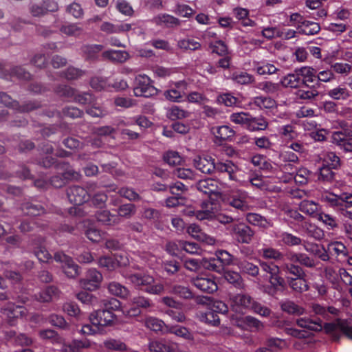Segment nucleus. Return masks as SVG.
Segmentation results:
<instances>
[{
  "label": "nucleus",
  "mask_w": 352,
  "mask_h": 352,
  "mask_svg": "<svg viewBox=\"0 0 352 352\" xmlns=\"http://www.w3.org/2000/svg\"><path fill=\"white\" fill-rule=\"evenodd\" d=\"M299 208L301 212L310 216H316L317 217V214L319 213L318 212V206L313 201H302L299 204Z\"/></svg>",
  "instance_id": "nucleus-35"
},
{
  "label": "nucleus",
  "mask_w": 352,
  "mask_h": 352,
  "mask_svg": "<svg viewBox=\"0 0 352 352\" xmlns=\"http://www.w3.org/2000/svg\"><path fill=\"white\" fill-rule=\"evenodd\" d=\"M231 78L234 82L241 85L249 84L254 80L253 76L245 72H236L233 73Z\"/></svg>",
  "instance_id": "nucleus-50"
},
{
  "label": "nucleus",
  "mask_w": 352,
  "mask_h": 352,
  "mask_svg": "<svg viewBox=\"0 0 352 352\" xmlns=\"http://www.w3.org/2000/svg\"><path fill=\"white\" fill-rule=\"evenodd\" d=\"M166 115L168 118L175 120L188 117L189 113L177 106H173L167 110Z\"/></svg>",
  "instance_id": "nucleus-46"
},
{
  "label": "nucleus",
  "mask_w": 352,
  "mask_h": 352,
  "mask_svg": "<svg viewBox=\"0 0 352 352\" xmlns=\"http://www.w3.org/2000/svg\"><path fill=\"white\" fill-rule=\"evenodd\" d=\"M230 120L245 127L250 131L265 130L268 123L263 117L255 118L247 112H234L230 114Z\"/></svg>",
  "instance_id": "nucleus-4"
},
{
  "label": "nucleus",
  "mask_w": 352,
  "mask_h": 352,
  "mask_svg": "<svg viewBox=\"0 0 352 352\" xmlns=\"http://www.w3.org/2000/svg\"><path fill=\"white\" fill-rule=\"evenodd\" d=\"M137 124L140 127L147 128L151 126V122L144 116H140L135 119H129L126 120H121L118 124V127L121 126H130Z\"/></svg>",
  "instance_id": "nucleus-47"
},
{
  "label": "nucleus",
  "mask_w": 352,
  "mask_h": 352,
  "mask_svg": "<svg viewBox=\"0 0 352 352\" xmlns=\"http://www.w3.org/2000/svg\"><path fill=\"white\" fill-rule=\"evenodd\" d=\"M77 298L84 304L96 306L98 302L97 298L87 292H79L76 295Z\"/></svg>",
  "instance_id": "nucleus-64"
},
{
  "label": "nucleus",
  "mask_w": 352,
  "mask_h": 352,
  "mask_svg": "<svg viewBox=\"0 0 352 352\" xmlns=\"http://www.w3.org/2000/svg\"><path fill=\"white\" fill-rule=\"evenodd\" d=\"M187 232L193 238L208 245H213L215 242V239L213 237L203 232L199 226L196 224L190 225L187 228Z\"/></svg>",
  "instance_id": "nucleus-21"
},
{
  "label": "nucleus",
  "mask_w": 352,
  "mask_h": 352,
  "mask_svg": "<svg viewBox=\"0 0 352 352\" xmlns=\"http://www.w3.org/2000/svg\"><path fill=\"white\" fill-rule=\"evenodd\" d=\"M333 168L329 166L322 164L319 168L318 179L325 182H331L334 178V172L332 170Z\"/></svg>",
  "instance_id": "nucleus-60"
},
{
  "label": "nucleus",
  "mask_w": 352,
  "mask_h": 352,
  "mask_svg": "<svg viewBox=\"0 0 352 352\" xmlns=\"http://www.w3.org/2000/svg\"><path fill=\"white\" fill-rule=\"evenodd\" d=\"M250 197L247 192L241 190L232 191L226 198V201L228 204L234 208L245 211L249 210L248 199Z\"/></svg>",
  "instance_id": "nucleus-10"
},
{
  "label": "nucleus",
  "mask_w": 352,
  "mask_h": 352,
  "mask_svg": "<svg viewBox=\"0 0 352 352\" xmlns=\"http://www.w3.org/2000/svg\"><path fill=\"white\" fill-rule=\"evenodd\" d=\"M97 220L106 225H112L118 223V217L112 215L108 210H100L96 213Z\"/></svg>",
  "instance_id": "nucleus-45"
},
{
  "label": "nucleus",
  "mask_w": 352,
  "mask_h": 352,
  "mask_svg": "<svg viewBox=\"0 0 352 352\" xmlns=\"http://www.w3.org/2000/svg\"><path fill=\"white\" fill-rule=\"evenodd\" d=\"M34 254L41 262H47L52 258L50 254L43 245V241L38 240L34 244Z\"/></svg>",
  "instance_id": "nucleus-34"
},
{
  "label": "nucleus",
  "mask_w": 352,
  "mask_h": 352,
  "mask_svg": "<svg viewBox=\"0 0 352 352\" xmlns=\"http://www.w3.org/2000/svg\"><path fill=\"white\" fill-rule=\"evenodd\" d=\"M298 72L302 80V85L309 86L311 83L317 82V71L309 66L302 67L298 69Z\"/></svg>",
  "instance_id": "nucleus-23"
},
{
  "label": "nucleus",
  "mask_w": 352,
  "mask_h": 352,
  "mask_svg": "<svg viewBox=\"0 0 352 352\" xmlns=\"http://www.w3.org/2000/svg\"><path fill=\"white\" fill-rule=\"evenodd\" d=\"M211 132L217 139L220 140H231L235 135V131L228 125L214 126Z\"/></svg>",
  "instance_id": "nucleus-25"
},
{
  "label": "nucleus",
  "mask_w": 352,
  "mask_h": 352,
  "mask_svg": "<svg viewBox=\"0 0 352 352\" xmlns=\"http://www.w3.org/2000/svg\"><path fill=\"white\" fill-rule=\"evenodd\" d=\"M320 26L318 23L313 21H305L300 26L299 32L306 35H314L319 32Z\"/></svg>",
  "instance_id": "nucleus-44"
},
{
  "label": "nucleus",
  "mask_w": 352,
  "mask_h": 352,
  "mask_svg": "<svg viewBox=\"0 0 352 352\" xmlns=\"http://www.w3.org/2000/svg\"><path fill=\"white\" fill-rule=\"evenodd\" d=\"M254 70L259 75L272 74L277 71V68L271 63L265 61L254 62Z\"/></svg>",
  "instance_id": "nucleus-32"
},
{
  "label": "nucleus",
  "mask_w": 352,
  "mask_h": 352,
  "mask_svg": "<svg viewBox=\"0 0 352 352\" xmlns=\"http://www.w3.org/2000/svg\"><path fill=\"white\" fill-rule=\"evenodd\" d=\"M102 305L104 306L103 310H107L112 312V311H116L118 312H121L123 314H125L126 311L120 309V302L116 298H110L108 300H103Z\"/></svg>",
  "instance_id": "nucleus-58"
},
{
  "label": "nucleus",
  "mask_w": 352,
  "mask_h": 352,
  "mask_svg": "<svg viewBox=\"0 0 352 352\" xmlns=\"http://www.w3.org/2000/svg\"><path fill=\"white\" fill-rule=\"evenodd\" d=\"M177 246V248H181L182 250H184L185 252L194 254H199L200 252V248L199 245L194 242H186V241H174V242H169L166 245V250L170 254H175L176 252L174 251H172L170 250V248L173 246Z\"/></svg>",
  "instance_id": "nucleus-19"
},
{
  "label": "nucleus",
  "mask_w": 352,
  "mask_h": 352,
  "mask_svg": "<svg viewBox=\"0 0 352 352\" xmlns=\"http://www.w3.org/2000/svg\"><path fill=\"white\" fill-rule=\"evenodd\" d=\"M310 331H292V336L296 337L298 340L294 342V346L296 349L303 348V346H298V344H306L309 343L312 340V338L311 337Z\"/></svg>",
  "instance_id": "nucleus-41"
},
{
  "label": "nucleus",
  "mask_w": 352,
  "mask_h": 352,
  "mask_svg": "<svg viewBox=\"0 0 352 352\" xmlns=\"http://www.w3.org/2000/svg\"><path fill=\"white\" fill-rule=\"evenodd\" d=\"M173 174L174 176L182 179H195L196 175L192 169L180 167L175 168Z\"/></svg>",
  "instance_id": "nucleus-53"
},
{
  "label": "nucleus",
  "mask_w": 352,
  "mask_h": 352,
  "mask_svg": "<svg viewBox=\"0 0 352 352\" xmlns=\"http://www.w3.org/2000/svg\"><path fill=\"white\" fill-rule=\"evenodd\" d=\"M195 167L203 173L210 174L214 170L227 173L230 180H236L237 167L231 162L214 164V160L208 156H197L193 160Z\"/></svg>",
  "instance_id": "nucleus-1"
},
{
  "label": "nucleus",
  "mask_w": 352,
  "mask_h": 352,
  "mask_svg": "<svg viewBox=\"0 0 352 352\" xmlns=\"http://www.w3.org/2000/svg\"><path fill=\"white\" fill-rule=\"evenodd\" d=\"M280 84L285 87L297 88L302 85V80L296 69L294 72L288 74L280 80Z\"/></svg>",
  "instance_id": "nucleus-26"
},
{
  "label": "nucleus",
  "mask_w": 352,
  "mask_h": 352,
  "mask_svg": "<svg viewBox=\"0 0 352 352\" xmlns=\"http://www.w3.org/2000/svg\"><path fill=\"white\" fill-rule=\"evenodd\" d=\"M324 333L327 336L336 342L342 340L352 341V331H324Z\"/></svg>",
  "instance_id": "nucleus-51"
},
{
  "label": "nucleus",
  "mask_w": 352,
  "mask_h": 352,
  "mask_svg": "<svg viewBox=\"0 0 352 352\" xmlns=\"http://www.w3.org/2000/svg\"><path fill=\"white\" fill-rule=\"evenodd\" d=\"M198 318L200 321L214 327L217 326L219 323V316L210 309L206 312H200L198 314Z\"/></svg>",
  "instance_id": "nucleus-38"
},
{
  "label": "nucleus",
  "mask_w": 352,
  "mask_h": 352,
  "mask_svg": "<svg viewBox=\"0 0 352 352\" xmlns=\"http://www.w3.org/2000/svg\"><path fill=\"white\" fill-rule=\"evenodd\" d=\"M316 218L318 221H321L328 230H335L338 228V219L333 215L324 212H319Z\"/></svg>",
  "instance_id": "nucleus-30"
},
{
  "label": "nucleus",
  "mask_w": 352,
  "mask_h": 352,
  "mask_svg": "<svg viewBox=\"0 0 352 352\" xmlns=\"http://www.w3.org/2000/svg\"><path fill=\"white\" fill-rule=\"evenodd\" d=\"M322 164L331 168H338L340 166V160L333 152H323L319 156Z\"/></svg>",
  "instance_id": "nucleus-28"
},
{
  "label": "nucleus",
  "mask_w": 352,
  "mask_h": 352,
  "mask_svg": "<svg viewBox=\"0 0 352 352\" xmlns=\"http://www.w3.org/2000/svg\"><path fill=\"white\" fill-rule=\"evenodd\" d=\"M246 221L254 226H258L263 229H267L272 226V222L270 220L256 213L247 214Z\"/></svg>",
  "instance_id": "nucleus-27"
},
{
  "label": "nucleus",
  "mask_w": 352,
  "mask_h": 352,
  "mask_svg": "<svg viewBox=\"0 0 352 352\" xmlns=\"http://www.w3.org/2000/svg\"><path fill=\"white\" fill-rule=\"evenodd\" d=\"M288 281L290 287L296 292H303L309 289L307 281L305 280L302 275L294 278H291Z\"/></svg>",
  "instance_id": "nucleus-37"
},
{
  "label": "nucleus",
  "mask_w": 352,
  "mask_h": 352,
  "mask_svg": "<svg viewBox=\"0 0 352 352\" xmlns=\"http://www.w3.org/2000/svg\"><path fill=\"white\" fill-rule=\"evenodd\" d=\"M177 46L184 51H193L199 49L201 44L194 38H185L178 41Z\"/></svg>",
  "instance_id": "nucleus-40"
},
{
  "label": "nucleus",
  "mask_w": 352,
  "mask_h": 352,
  "mask_svg": "<svg viewBox=\"0 0 352 352\" xmlns=\"http://www.w3.org/2000/svg\"><path fill=\"white\" fill-rule=\"evenodd\" d=\"M217 100L227 107L237 106L241 102L238 98L228 93L219 96Z\"/></svg>",
  "instance_id": "nucleus-54"
},
{
  "label": "nucleus",
  "mask_w": 352,
  "mask_h": 352,
  "mask_svg": "<svg viewBox=\"0 0 352 352\" xmlns=\"http://www.w3.org/2000/svg\"><path fill=\"white\" fill-rule=\"evenodd\" d=\"M193 285L201 291L212 293L217 290L218 287L211 276H200L192 279Z\"/></svg>",
  "instance_id": "nucleus-17"
},
{
  "label": "nucleus",
  "mask_w": 352,
  "mask_h": 352,
  "mask_svg": "<svg viewBox=\"0 0 352 352\" xmlns=\"http://www.w3.org/2000/svg\"><path fill=\"white\" fill-rule=\"evenodd\" d=\"M327 94L335 100H346L351 96V91L344 86H337L329 89Z\"/></svg>",
  "instance_id": "nucleus-29"
},
{
  "label": "nucleus",
  "mask_w": 352,
  "mask_h": 352,
  "mask_svg": "<svg viewBox=\"0 0 352 352\" xmlns=\"http://www.w3.org/2000/svg\"><path fill=\"white\" fill-rule=\"evenodd\" d=\"M102 280V274L95 269L89 270L86 278L80 280V283L82 288L89 291L97 289Z\"/></svg>",
  "instance_id": "nucleus-14"
},
{
  "label": "nucleus",
  "mask_w": 352,
  "mask_h": 352,
  "mask_svg": "<svg viewBox=\"0 0 352 352\" xmlns=\"http://www.w3.org/2000/svg\"><path fill=\"white\" fill-rule=\"evenodd\" d=\"M103 47L100 45H91L83 46L82 50L86 58H93L95 55L102 50Z\"/></svg>",
  "instance_id": "nucleus-62"
},
{
  "label": "nucleus",
  "mask_w": 352,
  "mask_h": 352,
  "mask_svg": "<svg viewBox=\"0 0 352 352\" xmlns=\"http://www.w3.org/2000/svg\"><path fill=\"white\" fill-rule=\"evenodd\" d=\"M59 290L54 286H49L35 295V299L41 302H49L58 297Z\"/></svg>",
  "instance_id": "nucleus-24"
},
{
  "label": "nucleus",
  "mask_w": 352,
  "mask_h": 352,
  "mask_svg": "<svg viewBox=\"0 0 352 352\" xmlns=\"http://www.w3.org/2000/svg\"><path fill=\"white\" fill-rule=\"evenodd\" d=\"M283 311L292 314L301 315L304 313V309L296 305L292 301H285L281 303Z\"/></svg>",
  "instance_id": "nucleus-52"
},
{
  "label": "nucleus",
  "mask_w": 352,
  "mask_h": 352,
  "mask_svg": "<svg viewBox=\"0 0 352 352\" xmlns=\"http://www.w3.org/2000/svg\"><path fill=\"white\" fill-rule=\"evenodd\" d=\"M107 288L111 294L120 298H126L129 294L127 289L117 282L110 283Z\"/></svg>",
  "instance_id": "nucleus-43"
},
{
  "label": "nucleus",
  "mask_w": 352,
  "mask_h": 352,
  "mask_svg": "<svg viewBox=\"0 0 352 352\" xmlns=\"http://www.w3.org/2000/svg\"><path fill=\"white\" fill-rule=\"evenodd\" d=\"M276 237L280 239L283 244L289 246L298 245L301 243V239L299 237L286 232H280L276 235Z\"/></svg>",
  "instance_id": "nucleus-42"
},
{
  "label": "nucleus",
  "mask_w": 352,
  "mask_h": 352,
  "mask_svg": "<svg viewBox=\"0 0 352 352\" xmlns=\"http://www.w3.org/2000/svg\"><path fill=\"white\" fill-rule=\"evenodd\" d=\"M260 265L263 271L270 274V282L272 286L277 287L284 285V279L279 276L280 270L278 265L266 262H261Z\"/></svg>",
  "instance_id": "nucleus-18"
},
{
  "label": "nucleus",
  "mask_w": 352,
  "mask_h": 352,
  "mask_svg": "<svg viewBox=\"0 0 352 352\" xmlns=\"http://www.w3.org/2000/svg\"><path fill=\"white\" fill-rule=\"evenodd\" d=\"M25 314V307L16 306L13 303H8L2 309L3 320L10 327L14 326L19 318L24 316Z\"/></svg>",
  "instance_id": "nucleus-8"
},
{
  "label": "nucleus",
  "mask_w": 352,
  "mask_h": 352,
  "mask_svg": "<svg viewBox=\"0 0 352 352\" xmlns=\"http://www.w3.org/2000/svg\"><path fill=\"white\" fill-rule=\"evenodd\" d=\"M217 260L215 258L210 261L208 268L209 270L220 272L221 267H218L216 262L219 261L223 265H229L232 262V256L225 250H218L216 252Z\"/></svg>",
  "instance_id": "nucleus-20"
},
{
  "label": "nucleus",
  "mask_w": 352,
  "mask_h": 352,
  "mask_svg": "<svg viewBox=\"0 0 352 352\" xmlns=\"http://www.w3.org/2000/svg\"><path fill=\"white\" fill-rule=\"evenodd\" d=\"M259 254L266 259L278 260L282 257V254L278 250L272 248H263L259 250Z\"/></svg>",
  "instance_id": "nucleus-56"
},
{
  "label": "nucleus",
  "mask_w": 352,
  "mask_h": 352,
  "mask_svg": "<svg viewBox=\"0 0 352 352\" xmlns=\"http://www.w3.org/2000/svg\"><path fill=\"white\" fill-rule=\"evenodd\" d=\"M188 214L194 215L199 220L215 219L223 224L230 223L233 221L231 217L219 212L217 205L211 201H204L200 206V209L190 210L188 212Z\"/></svg>",
  "instance_id": "nucleus-3"
},
{
  "label": "nucleus",
  "mask_w": 352,
  "mask_h": 352,
  "mask_svg": "<svg viewBox=\"0 0 352 352\" xmlns=\"http://www.w3.org/2000/svg\"><path fill=\"white\" fill-rule=\"evenodd\" d=\"M218 181L208 178L200 180L197 184V188L204 194L208 195L209 197L214 195L218 197L221 195V187Z\"/></svg>",
  "instance_id": "nucleus-15"
},
{
  "label": "nucleus",
  "mask_w": 352,
  "mask_h": 352,
  "mask_svg": "<svg viewBox=\"0 0 352 352\" xmlns=\"http://www.w3.org/2000/svg\"><path fill=\"white\" fill-rule=\"evenodd\" d=\"M157 24L164 25L166 26H173L179 23V20L169 14H161L155 18Z\"/></svg>",
  "instance_id": "nucleus-57"
},
{
  "label": "nucleus",
  "mask_w": 352,
  "mask_h": 352,
  "mask_svg": "<svg viewBox=\"0 0 352 352\" xmlns=\"http://www.w3.org/2000/svg\"><path fill=\"white\" fill-rule=\"evenodd\" d=\"M186 85L184 81L176 82L175 88L170 89L164 92L165 98L170 101H178L182 95L186 94Z\"/></svg>",
  "instance_id": "nucleus-22"
},
{
  "label": "nucleus",
  "mask_w": 352,
  "mask_h": 352,
  "mask_svg": "<svg viewBox=\"0 0 352 352\" xmlns=\"http://www.w3.org/2000/svg\"><path fill=\"white\" fill-rule=\"evenodd\" d=\"M230 234L241 243H250L254 232L244 223L232 224L230 226Z\"/></svg>",
  "instance_id": "nucleus-11"
},
{
  "label": "nucleus",
  "mask_w": 352,
  "mask_h": 352,
  "mask_svg": "<svg viewBox=\"0 0 352 352\" xmlns=\"http://www.w3.org/2000/svg\"><path fill=\"white\" fill-rule=\"evenodd\" d=\"M104 346L109 350L124 351L126 349V345L120 340L109 339L104 342Z\"/></svg>",
  "instance_id": "nucleus-63"
},
{
  "label": "nucleus",
  "mask_w": 352,
  "mask_h": 352,
  "mask_svg": "<svg viewBox=\"0 0 352 352\" xmlns=\"http://www.w3.org/2000/svg\"><path fill=\"white\" fill-rule=\"evenodd\" d=\"M336 79V75L331 69L317 72V83L330 82Z\"/></svg>",
  "instance_id": "nucleus-59"
},
{
  "label": "nucleus",
  "mask_w": 352,
  "mask_h": 352,
  "mask_svg": "<svg viewBox=\"0 0 352 352\" xmlns=\"http://www.w3.org/2000/svg\"><path fill=\"white\" fill-rule=\"evenodd\" d=\"M67 194L69 201L74 204V206L70 208L69 212L75 216H82L86 208V206L82 204L89 199L87 190L80 186H71L68 188Z\"/></svg>",
  "instance_id": "nucleus-5"
},
{
  "label": "nucleus",
  "mask_w": 352,
  "mask_h": 352,
  "mask_svg": "<svg viewBox=\"0 0 352 352\" xmlns=\"http://www.w3.org/2000/svg\"><path fill=\"white\" fill-rule=\"evenodd\" d=\"M164 322L157 318L148 317L145 320V327L150 330H162Z\"/></svg>",
  "instance_id": "nucleus-61"
},
{
  "label": "nucleus",
  "mask_w": 352,
  "mask_h": 352,
  "mask_svg": "<svg viewBox=\"0 0 352 352\" xmlns=\"http://www.w3.org/2000/svg\"><path fill=\"white\" fill-rule=\"evenodd\" d=\"M54 260L62 263L64 272L69 278H75L78 275V266L69 256L64 253L57 252L54 255Z\"/></svg>",
  "instance_id": "nucleus-12"
},
{
  "label": "nucleus",
  "mask_w": 352,
  "mask_h": 352,
  "mask_svg": "<svg viewBox=\"0 0 352 352\" xmlns=\"http://www.w3.org/2000/svg\"><path fill=\"white\" fill-rule=\"evenodd\" d=\"M254 104L261 109H271L276 107V101L270 97L258 96L253 100Z\"/></svg>",
  "instance_id": "nucleus-49"
},
{
  "label": "nucleus",
  "mask_w": 352,
  "mask_h": 352,
  "mask_svg": "<svg viewBox=\"0 0 352 352\" xmlns=\"http://www.w3.org/2000/svg\"><path fill=\"white\" fill-rule=\"evenodd\" d=\"M117 317L110 311L97 310L92 312L89 316V321L93 327L100 328L110 325Z\"/></svg>",
  "instance_id": "nucleus-9"
},
{
  "label": "nucleus",
  "mask_w": 352,
  "mask_h": 352,
  "mask_svg": "<svg viewBox=\"0 0 352 352\" xmlns=\"http://www.w3.org/2000/svg\"><path fill=\"white\" fill-rule=\"evenodd\" d=\"M102 56L104 58L114 62L123 63L129 59V54L122 50H107L103 52Z\"/></svg>",
  "instance_id": "nucleus-31"
},
{
  "label": "nucleus",
  "mask_w": 352,
  "mask_h": 352,
  "mask_svg": "<svg viewBox=\"0 0 352 352\" xmlns=\"http://www.w3.org/2000/svg\"><path fill=\"white\" fill-rule=\"evenodd\" d=\"M231 322L235 327L243 329L248 328H255L259 329L263 327L262 323L254 317L232 316L231 317Z\"/></svg>",
  "instance_id": "nucleus-16"
},
{
  "label": "nucleus",
  "mask_w": 352,
  "mask_h": 352,
  "mask_svg": "<svg viewBox=\"0 0 352 352\" xmlns=\"http://www.w3.org/2000/svg\"><path fill=\"white\" fill-rule=\"evenodd\" d=\"M164 160L170 166L179 165L182 161L179 153L173 151H167L164 155Z\"/></svg>",
  "instance_id": "nucleus-55"
},
{
  "label": "nucleus",
  "mask_w": 352,
  "mask_h": 352,
  "mask_svg": "<svg viewBox=\"0 0 352 352\" xmlns=\"http://www.w3.org/2000/svg\"><path fill=\"white\" fill-rule=\"evenodd\" d=\"M133 92L136 96L148 98L156 95L157 89L151 84L148 76L140 74L135 77Z\"/></svg>",
  "instance_id": "nucleus-7"
},
{
  "label": "nucleus",
  "mask_w": 352,
  "mask_h": 352,
  "mask_svg": "<svg viewBox=\"0 0 352 352\" xmlns=\"http://www.w3.org/2000/svg\"><path fill=\"white\" fill-rule=\"evenodd\" d=\"M328 252L331 255L345 256L347 254L346 246L340 241H332L327 245Z\"/></svg>",
  "instance_id": "nucleus-33"
},
{
  "label": "nucleus",
  "mask_w": 352,
  "mask_h": 352,
  "mask_svg": "<svg viewBox=\"0 0 352 352\" xmlns=\"http://www.w3.org/2000/svg\"><path fill=\"white\" fill-rule=\"evenodd\" d=\"M303 227L307 234L316 240H321L324 236L323 230L314 224L305 222Z\"/></svg>",
  "instance_id": "nucleus-36"
},
{
  "label": "nucleus",
  "mask_w": 352,
  "mask_h": 352,
  "mask_svg": "<svg viewBox=\"0 0 352 352\" xmlns=\"http://www.w3.org/2000/svg\"><path fill=\"white\" fill-rule=\"evenodd\" d=\"M127 278L135 287L151 294H160L164 288L162 283L156 282L153 276L148 275L136 273L129 275Z\"/></svg>",
  "instance_id": "nucleus-6"
},
{
  "label": "nucleus",
  "mask_w": 352,
  "mask_h": 352,
  "mask_svg": "<svg viewBox=\"0 0 352 352\" xmlns=\"http://www.w3.org/2000/svg\"><path fill=\"white\" fill-rule=\"evenodd\" d=\"M68 97H74V100L80 104L90 103L92 100V96L88 93L82 94H76V91L70 87H67L65 93Z\"/></svg>",
  "instance_id": "nucleus-39"
},
{
  "label": "nucleus",
  "mask_w": 352,
  "mask_h": 352,
  "mask_svg": "<svg viewBox=\"0 0 352 352\" xmlns=\"http://www.w3.org/2000/svg\"><path fill=\"white\" fill-rule=\"evenodd\" d=\"M89 346V342L82 340H74L69 344H64L63 346V352H79L80 348H85Z\"/></svg>",
  "instance_id": "nucleus-48"
},
{
  "label": "nucleus",
  "mask_w": 352,
  "mask_h": 352,
  "mask_svg": "<svg viewBox=\"0 0 352 352\" xmlns=\"http://www.w3.org/2000/svg\"><path fill=\"white\" fill-rule=\"evenodd\" d=\"M321 199L344 217L352 219V193L343 192L337 195L327 191L322 194Z\"/></svg>",
  "instance_id": "nucleus-2"
},
{
  "label": "nucleus",
  "mask_w": 352,
  "mask_h": 352,
  "mask_svg": "<svg viewBox=\"0 0 352 352\" xmlns=\"http://www.w3.org/2000/svg\"><path fill=\"white\" fill-rule=\"evenodd\" d=\"M252 298L246 294H237L230 298L232 310L236 314H242L250 309Z\"/></svg>",
  "instance_id": "nucleus-13"
}]
</instances>
